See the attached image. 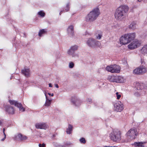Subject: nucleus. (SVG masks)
Returning <instances> with one entry per match:
<instances>
[{
	"label": "nucleus",
	"instance_id": "nucleus-1",
	"mask_svg": "<svg viewBox=\"0 0 147 147\" xmlns=\"http://www.w3.org/2000/svg\"><path fill=\"white\" fill-rule=\"evenodd\" d=\"M128 7L125 5L120 6L116 10L115 13V17L116 20L121 21L125 17V14L128 10Z\"/></svg>",
	"mask_w": 147,
	"mask_h": 147
},
{
	"label": "nucleus",
	"instance_id": "nucleus-2",
	"mask_svg": "<svg viewBox=\"0 0 147 147\" xmlns=\"http://www.w3.org/2000/svg\"><path fill=\"white\" fill-rule=\"evenodd\" d=\"M100 14L99 9L96 8L93 9L86 17L87 22H92L96 20Z\"/></svg>",
	"mask_w": 147,
	"mask_h": 147
},
{
	"label": "nucleus",
	"instance_id": "nucleus-3",
	"mask_svg": "<svg viewBox=\"0 0 147 147\" xmlns=\"http://www.w3.org/2000/svg\"><path fill=\"white\" fill-rule=\"evenodd\" d=\"M134 33H129L122 35L120 38V41L121 44L126 45L130 42L135 37Z\"/></svg>",
	"mask_w": 147,
	"mask_h": 147
},
{
	"label": "nucleus",
	"instance_id": "nucleus-4",
	"mask_svg": "<svg viewBox=\"0 0 147 147\" xmlns=\"http://www.w3.org/2000/svg\"><path fill=\"white\" fill-rule=\"evenodd\" d=\"M121 132L118 130H113L109 134V137L111 140L114 142H119L121 139Z\"/></svg>",
	"mask_w": 147,
	"mask_h": 147
},
{
	"label": "nucleus",
	"instance_id": "nucleus-5",
	"mask_svg": "<svg viewBox=\"0 0 147 147\" xmlns=\"http://www.w3.org/2000/svg\"><path fill=\"white\" fill-rule=\"evenodd\" d=\"M87 44L89 47L93 48L100 47L101 44L100 42L92 38L88 39L87 41Z\"/></svg>",
	"mask_w": 147,
	"mask_h": 147
},
{
	"label": "nucleus",
	"instance_id": "nucleus-6",
	"mask_svg": "<svg viewBox=\"0 0 147 147\" xmlns=\"http://www.w3.org/2000/svg\"><path fill=\"white\" fill-rule=\"evenodd\" d=\"M78 46L76 45L71 47L67 52V53L69 55L73 57H78V54L75 53V52L78 50Z\"/></svg>",
	"mask_w": 147,
	"mask_h": 147
},
{
	"label": "nucleus",
	"instance_id": "nucleus-7",
	"mask_svg": "<svg viewBox=\"0 0 147 147\" xmlns=\"http://www.w3.org/2000/svg\"><path fill=\"white\" fill-rule=\"evenodd\" d=\"M147 71V69L146 67L142 65L134 69L133 71V73L134 74L141 75L146 73Z\"/></svg>",
	"mask_w": 147,
	"mask_h": 147
},
{
	"label": "nucleus",
	"instance_id": "nucleus-8",
	"mask_svg": "<svg viewBox=\"0 0 147 147\" xmlns=\"http://www.w3.org/2000/svg\"><path fill=\"white\" fill-rule=\"evenodd\" d=\"M138 134V133L136 129L131 128L128 131L126 134V135L128 139L132 140L135 138Z\"/></svg>",
	"mask_w": 147,
	"mask_h": 147
},
{
	"label": "nucleus",
	"instance_id": "nucleus-9",
	"mask_svg": "<svg viewBox=\"0 0 147 147\" xmlns=\"http://www.w3.org/2000/svg\"><path fill=\"white\" fill-rule=\"evenodd\" d=\"M140 45V41L135 39L128 45V47L129 49L132 50L137 48L139 47Z\"/></svg>",
	"mask_w": 147,
	"mask_h": 147
},
{
	"label": "nucleus",
	"instance_id": "nucleus-10",
	"mask_svg": "<svg viewBox=\"0 0 147 147\" xmlns=\"http://www.w3.org/2000/svg\"><path fill=\"white\" fill-rule=\"evenodd\" d=\"M123 109V105L120 101L114 105V109L117 112H121Z\"/></svg>",
	"mask_w": 147,
	"mask_h": 147
},
{
	"label": "nucleus",
	"instance_id": "nucleus-11",
	"mask_svg": "<svg viewBox=\"0 0 147 147\" xmlns=\"http://www.w3.org/2000/svg\"><path fill=\"white\" fill-rule=\"evenodd\" d=\"M10 103L12 105H14L19 108L20 111H25V109L22 106V104L21 103L18 102L17 101L14 100H10L9 101Z\"/></svg>",
	"mask_w": 147,
	"mask_h": 147
},
{
	"label": "nucleus",
	"instance_id": "nucleus-12",
	"mask_svg": "<svg viewBox=\"0 0 147 147\" xmlns=\"http://www.w3.org/2000/svg\"><path fill=\"white\" fill-rule=\"evenodd\" d=\"M36 128L37 129H46L48 127V126L46 123H39L36 124L35 125Z\"/></svg>",
	"mask_w": 147,
	"mask_h": 147
},
{
	"label": "nucleus",
	"instance_id": "nucleus-13",
	"mask_svg": "<svg viewBox=\"0 0 147 147\" xmlns=\"http://www.w3.org/2000/svg\"><path fill=\"white\" fill-rule=\"evenodd\" d=\"M14 139L16 140L22 141L27 139V137L25 136L22 135V134L19 133L15 136Z\"/></svg>",
	"mask_w": 147,
	"mask_h": 147
},
{
	"label": "nucleus",
	"instance_id": "nucleus-14",
	"mask_svg": "<svg viewBox=\"0 0 147 147\" xmlns=\"http://www.w3.org/2000/svg\"><path fill=\"white\" fill-rule=\"evenodd\" d=\"M5 111L9 114H13L14 113V110L13 108L10 105H6L5 106Z\"/></svg>",
	"mask_w": 147,
	"mask_h": 147
},
{
	"label": "nucleus",
	"instance_id": "nucleus-15",
	"mask_svg": "<svg viewBox=\"0 0 147 147\" xmlns=\"http://www.w3.org/2000/svg\"><path fill=\"white\" fill-rule=\"evenodd\" d=\"M71 101L74 105L76 106H78L80 103V101L76 96L72 97Z\"/></svg>",
	"mask_w": 147,
	"mask_h": 147
},
{
	"label": "nucleus",
	"instance_id": "nucleus-16",
	"mask_svg": "<svg viewBox=\"0 0 147 147\" xmlns=\"http://www.w3.org/2000/svg\"><path fill=\"white\" fill-rule=\"evenodd\" d=\"M67 32L70 36H73L74 35V26L72 25L69 26L67 28Z\"/></svg>",
	"mask_w": 147,
	"mask_h": 147
},
{
	"label": "nucleus",
	"instance_id": "nucleus-17",
	"mask_svg": "<svg viewBox=\"0 0 147 147\" xmlns=\"http://www.w3.org/2000/svg\"><path fill=\"white\" fill-rule=\"evenodd\" d=\"M108 79L110 82L118 83L117 76H108Z\"/></svg>",
	"mask_w": 147,
	"mask_h": 147
},
{
	"label": "nucleus",
	"instance_id": "nucleus-18",
	"mask_svg": "<svg viewBox=\"0 0 147 147\" xmlns=\"http://www.w3.org/2000/svg\"><path fill=\"white\" fill-rule=\"evenodd\" d=\"M22 74L25 76L28 77L30 74V70L29 68H24L22 70Z\"/></svg>",
	"mask_w": 147,
	"mask_h": 147
},
{
	"label": "nucleus",
	"instance_id": "nucleus-19",
	"mask_svg": "<svg viewBox=\"0 0 147 147\" xmlns=\"http://www.w3.org/2000/svg\"><path fill=\"white\" fill-rule=\"evenodd\" d=\"M138 27L136 22H133L129 26V28L130 29L135 30Z\"/></svg>",
	"mask_w": 147,
	"mask_h": 147
},
{
	"label": "nucleus",
	"instance_id": "nucleus-20",
	"mask_svg": "<svg viewBox=\"0 0 147 147\" xmlns=\"http://www.w3.org/2000/svg\"><path fill=\"white\" fill-rule=\"evenodd\" d=\"M140 53L144 55H147V45H144L141 49Z\"/></svg>",
	"mask_w": 147,
	"mask_h": 147
},
{
	"label": "nucleus",
	"instance_id": "nucleus-21",
	"mask_svg": "<svg viewBox=\"0 0 147 147\" xmlns=\"http://www.w3.org/2000/svg\"><path fill=\"white\" fill-rule=\"evenodd\" d=\"M73 127L71 124H69L68 127L66 129V132L67 134H70L72 131Z\"/></svg>",
	"mask_w": 147,
	"mask_h": 147
},
{
	"label": "nucleus",
	"instance_id": "nucleus-22",
	"mask_svg": "<svg viewBox=\"0 0 147 147\" xmlns=\"http://www.w3.org/2000/svg\"><path fill=\"white\" fill-rule=\"evenodd\" d=\"M113 70L114 73H119L120 71V67L117 65H114Z\"/></svg>",
	"mask_w": 147,
	"mask_h": 147
},
{
	"label": "nucleus",
	"instance_id": "nucleus-23",
	"mask_svg": "<svg viewBox=\"0 0 147 147\" xmlns=\"http://www.w3.org/2000/svg\"><path fill=\"white\" fill-rule=\"evenodd\" d=\"M114 65L111 66H107L106 68V70L112 73H114L113 68Z\"/></svg>",
	"mask_w": 147,
	"mask_h": 147
},
{
	"label": "nucleus",
	"instance_id": "nucleus-24",
	"mask_svg": "<svg viewBox=\"0 0 147 147\" xmlns=\"http://www.w3.org/2000/svg\"><path fill=\"white\" fill-rule=\"evenodd\" d=\"M134 147H144L143 143L138 142H135L134 144Z\"/></svg>",
	"mask_w": 147,
	"mask_h": 147
},
{
	"label": "nucleus",
	"instance_id": "nucleus-25",
	"mask_svg": "<svg viewBox=\"0 0 147 147\" xmlns=\"http://www.w3.org/2000/svg\"><path fill=\"white\" fill-rule=\"evenodd\" d=\"M46 96V100L45 104V106L47 107H48L50 105L51 103V100H49L47 98L46 94H45Z\"/></svg>",
	"mask_w": 147,
	"mask_h": 147
},
{
	"label": "nucleus",
	"instance_id": "nucleus-26",
	"mask_svg": "<svg viewBox=\"0 0 147 147\" xmlns=\"http://www.w3.org/2000/svg\"><path fill=\"white\" fill-rule=\"evenodd\" d=\"M118 83H123L124 82V79L123 77L121 76H117Z\"/></svg>",
	"mask_w": 147,
	"mask_h": 147
},
{
	"label": "nucleus",
	"instance_id": "nucleus-27",
	"mask_svg": "<svg viewBox=\"0 0 147 147\" xmlns=\"http://www.w3.org/2000/svg\"><path fill=\"white\" fill-rule=\"evenodd\" d=\"M47 32L46 30L42 29L40 30L38 33V35L40 36H41L42 34H45Z\"/></svg>",
	"mask_w": 147,
	"mask_h": 147
},
{
	"label": "nucleus",
	"instance_id": "nucleus-28",
	"mask_svg": "<svg viewBox=\"0 0 147 147\" xmlns=\"http://www.w3.org/2000/svg\"><path fill=\"white\" fill-rule=\"evenodd\" d=\"M102 32L100 31L98 34V35L96 36V38L98 39H100L101 38V37H102Z\"/></svg>",
	"mask_w": 147,
	"mask_h": 147
},
{
	"label": "nucleus",
	"instance_id": "nucleus-29",
	"mask_svg": "<svg viewBox=\"0 0 147 147\" xmlns=\"http://www.w3.org/2000/svg\"><path fill=\"white\" fill-rule=\"evenodd\" d=\"M38 14L42 17H44L45 15V13L42 11L38 12Z\"/></svg>",
	"mask_w": 147,
	"mask_h": 147
},
{
	"label": "nucleus",
	"instance_id": "nucleus-30",
	"mask_svg": "<svg viewBox=\"0 0 147 147\" xmlns=\"http://www.w3.org/2000/svg\"><path fill=\"white\" fill-rule=\"evenodd\" d=\"M74 66V64L72 61H70L69 62V67L70 68H73Z\"/></svg>",
	"mask_w": 147,
	"mask_h": 147
},
{
	"label": "nucleus",
	"instance_id": "nucleus-31",
	"mask_svg": "<svg viewBox=\"0 0 147 147\" xmlns=\"http://www.w3.org/2000/svg\"><path fill=\"white\" fill-rule=\"evenodd\" d=\"M137 85L138 86V87H137V89L138 90L142 89L143 88V84H140L139 83H138L137 84Z\"/></svg>",
	"mask_w": 147,
	"mask_h": 147
},
{
	"label": "nucleus",
	"instance_id": "nucleus-32",
	"mask_svg": "<svg viewBox=\"0 0 147 147\" xmlns=\"http://www.w3.org/2000/svg\"><path fill=\"white\" fill-rule=\"evenodd\" d=\"M69 3H67L66 5V8L65 10H63L64 12H67L69 11Z\"/></svg>",
	"mask_w": 147,
	"mask_h": 147
},
{
	"label": "nucleus",
	"instance_id": "nucleus-33",
	"mask_svg": "<svg viewBox=\"0 0 147 147\" xmlns=\"http://www.w3.org/2000/svg\"><path fill=\"white\" fill-rule=\"evenodd\" d=\"M80 141L81 143L85 144L86 142L85 139L84 138H82L80 139Z\"/></svg>",
	"mask_w": 147,
	"mask_h": 147
},
{
	"label": "nucleus",
	"instance_id": "nucleus-34",
	"mask_svg": "<svg viewBox=\"0 0 147 147\" xmlns=\"http://www.w3.org/2000/svg\"><path fill=\"white\" fill-rule=\"evenodd\" d=\"M116 94L117 97V99L118 100L119 99L121 96V95L119 94L118 92H117L116 93Z\"/></svg>",
	"mask_w": 147,
	"mask_h": 147
},
{
	"label": "nucleus",
	"instance_id": "nucleus-35",
	"mask_svg": "<svg viewBox=\"0 0 147 147\" xmlns=\"http://www.w3.org/2000/svg\"><path fill=\"white\" fill-rule=\"evenodd\" d=\"M71 143L70 142L69 143H66L64 145L65 147H66L67 146H68L69 145H70L71 144Z\"/></svg>",
	"mask_w": 147,
	"mask_h": 147
},
{
	"label": "nucleus",
	"instance_id": "nucleus-36",
	"mask_svg": "<svg viewBox=\"0 0 147 147\" xmlns=\"http://www.w3.org/2000/svg\"><path fill=\"white\" fill-rule=\"evenodd\" d=\"M45 144L43 143L42 144H39V147H45Z\"/></svg>",
	"mask_w": 147,
	"mask_h": 147
},
{
	"label": "nucleus",
	"instance_id": "nucleus-37",
	"mask_svg": "<svg viewBox=\"0 0 147 147\" xmlns=\"http://www.w3.org/2000/svg\"><path fill=\"white\" fill-rule=\"evenodd\" d=\"M88 102H89V103H90L92 102V100L90 98H88L87 100Z\"/></svg>",
	"mask_w": 147,
	"mask_h": 147
},
{
	"label": "nucleus",
	"instance_id": "nucleus-38",
	"mask_svg": "<svg viewBox=\"0 0 147 147\" xmlns=\"http://www.w3.org/2000/svg\"><path fill=\"white\" fill-rule=\"evenodd\" d=\"M4 137L3 139L1 140V141H3L6 138V135H4Z\"/></svg>",
	"mask_w": 147,
	"mask_h": 147
},
{
	"label": "nucleus",
	"instance_id": "nucleus-39",
	"mask_svg": "<svg viewBox=\"0 0 147 147\" xmlns=\"http://www.w3.org/2000/svg\"><path fill=\"white\" fill-rule=\"evenodd\" d=\"M55 86L57 88H59V86L57 84H55Z\"/></svg>",
	"mask_w": 147,
	"mask_h": 147
},
{
	"label": "nucleus",
	"instance_id": "nucleus-40",
	"mask_svg": "<svg viewBox=\"0 0 147 147\" xmlns=\"http://www.w3.org/2000/svg\"><path fill=\"white\" fill-rule=\"evenodd\" d=\"M48 94L49 95H51V96H53V95H54V94H53V93H52V94H51V93H48Z\"/></svg>",
	"mask_w": 147,
	"mask_h": 147
},
{
	"label": "nucleus",
	"instance_id": "nucleus-41",
	"mask_svg": "<svg viewBox=\"0 0 147 147\" xmlns=\"http://www.w3.org/2000/svg\"><path fill=\"white\" fill-rule=\"evenodd\" d=\"M5 128H3V133L4 135H6L5 133Z\"/></svg>",
	"mask_w": 147,
	"mask_h": 147
},
{
	"label": "nucleus",
	"instance_id": "nucleus-42",
	"mask_svg": "<svg viewBox=\"0 0 147 147\" xmlns=\"http://www.w3.org/2000/svg\"><path fill=\"white\" fill-rule=\"evenodd\" d=\"M49 87H52V85L51 84L49 83Z\"/></svg>",
	"mask_w": 147,
	"mask_h": 147
},
{
	"label": "nucleus",
	"instance_id": "nucleus-43",
	"mask_svg": "<svg viewBox=\"0 0 147 147\" xmlns=\"http://www.w3.org/2000/svg\"><path fill=\"white\" fill-rule=\"evenodd\" d=\"M59 147H65V146H64V145H63L60 146Z\"/></svg>",
	"mask_w": 147,
	"mask_h": 147
},
{
	"label": "nucleus",
	"instance_id": "nucleus-44",
	"mask_svg": "<svg viewBox=\"0 0 147 147\" xmlns=\"http://www.w3.org/2000/svg\"><path fill=\"white\" fill-rule=\"evenodd\" d=\"M63 12V11H60V12L59 13V15H61V14Z\"/></svg>",
	"mask_w": 147,
	"mask_h": 147
},
{
	"label": "nucleus",
	"instance_id": "nucleus-45",
	"mask_svg": "<svg viewBox=\"0 0 147 147\" xmlns=\"http://www.w3.org/2000/svg\"><path fill=\"white\" fill-rule=\"evenodd\" d=\"M137 1L139 2H140L142 1V0H137Z\"/></svg>",
	"mask_w": 147,
	"mask_h": 147
},
{
	"label": "nucleus",
	"instance_id": "nucleus-46",
	"mask_svg": "<svg viewBox=\"0 0 147 147\" xmlns=\"http://www.w3.org/2000/svg\"><path fill=\"white\" fill-rule=\"evenodd\" d=\"M104 147H116L115 146H104Z\"/></svg>",
	"mask_w": 147,
	"mask_h": 147
},
{
	"label": "nucleus",
	"instance_id": "nucleus-47",
	"mask_svg": "<svg viewBox=\"0 0 147 147\" xmlns=\"http://www.w3.org/2000/svg\"><path fill=\"white\" fill-rule=\"evenodd\" d=\"M1 123H2L1 122L0 120V125H1Z\"/></svg>",
	"mask_w": 147,
	"mask_h": 147
}]
</instances>
